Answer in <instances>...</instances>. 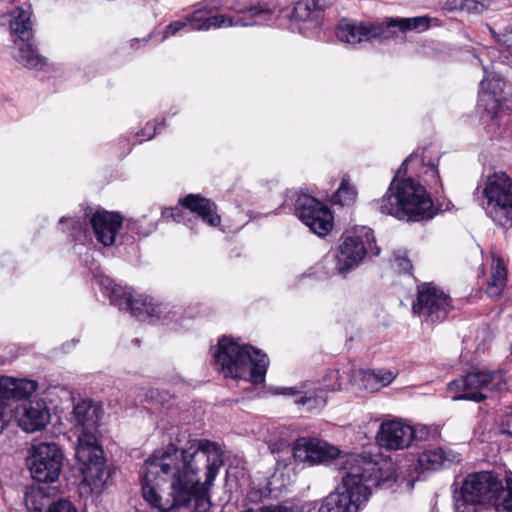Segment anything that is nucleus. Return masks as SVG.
I'll use <instances>...</instances> for the list:
<instances>
[{"instance_id":"c756f323","label":"nucleus","mask_w":512,"mask_h":512,"mask_svg":"<svg viewBox=\"0 0 512 512\" xmlns=\"http://www.w3.org/2000/svg\"><path fill=\"white\" fill-rule=\"evenodd\" d=\"M24 503L28 510L34 512H47L52 506L49 496L44 489L37 486L27 487L24 495Z\"/></svg>"},{"instance_id":"cd10ccee","label":"nucleus","mask_w":512,"mask_h":512,"mask_svg":"<svg viewBox=\"0 0 512 512\" xmlns=\"http://www.w3.org/2000/svg\"><path fill=\"white\" fill-rule=\"evenodd\" d=\"M491 276L486 292L491 298L499 297L507 284V269L503 259L496 253H491Z\"/></svg>"},{"instance_id":"f03ea898","label":"nucleus","mask_w":512,"mask_h":512,"mask_svg":"<svg viewBox=\"0 0 512 512\" xmlns=\"http://www.w3.org/2000/svg\"><path fill=\"white\" fill-rule=\"evenodd\" d=\"M336 465L341 482L326 497L319 512H359L373 488L392 489L398 482L396 464L380 455L347 454Z\"/></svg>"},{"instance_id":"f3484780","label":"nucleus","mask_w":512,"mask_h":512,"mask_svg":"<svg viewBox=\"0 0 512 512\" xmlns=\"http://www.w3.org/2000/svg\"><path fill=\"white\" fill-rule=\"evenodd\" d=\"M293 456L300 462L309 465L325 464L335 460L334 465L338 470L337 461L348 453L341 454L340 450L326 441L318 438L301 437L293 444Z\"/></svg>"},{"instance_id":"9b49d317","label":"nucleus","mask_w":512,"mask_h":512,"mask_svg":"<svg viewBox=\"0 0 512 512\" xmlns=\"http://www.w3.org/2000/svg\"><path fill=\"white\" fill-rule=\"evenodd\" d=\"M501 488L499 480L492 472L482 471L469 474L459 492L454 495L456 512H476V505H490L494 493Z\"/></svg>"},{"instance_id":"f8f14e48","label":"nucleus","mask_w":512,"mask_h":512,"mask_svg":"<svg viewBox=\"0 0 512 512\" xmlns=\"http://www.w3.org/2000/svg\"><path fill=\"white\" fill-rule=\"evenodd\" d=\"M64 454L54 442L34 444L27 459L31 476L38 482L53 483L62 472Z\"/></svg>"},{"instance_id":"393cba45","label":"nucleus","mask_w":512,"mask_h":512,"mask_svg":"<svg viewBox=\"0 0 512 512\" xmlns=\"http://www.w3.org/2000/svg\"><path fill=\"white\" fill-rule=\"evenodd\" d=\"M431 18L428 16H416L408 18L391 17L382 21V27L386 31L387 40L395 37L396 29L401 32H423L430 26Z\"/></svg>"},{"instance_id":"a19ab883","label":"nucleus","mask_w":512,"mask_h":512,"mask_svg":"<svg viewBox=\"0 0 512 512\" xmlns=\"http://www.w3.org/2000/svg\"><path fill=\"white\" fill-rule=\"evenodd\" d=\"M419 432L423 434L424 428H421Z\"/></svg>"},{"instance_id":"a878e982","label":"nucleus","mask_w":512,"mask_h":512,"mask_svg":"<svg viewBox=\"0 0 512 512\" xmlns=\"http://www.w3.org/2000/svg\"><path fill=\"white\" fill-rule=\"evenodd\" d=\"M38 384L34 380L15 379L8 376L0 377V398L22 399L36 391Z\"/></svg>"},{"instance_id":"412c9836","label":"nucleus","mask_w":512,"mask_h":512,"mask_svg":"<svg viewBox=\"0 0 512 512\" xmlns=\"http://www.w3.org/2000/svg\"><path fill=\"white\" fill-rule=\"evenodd\" d=\"M14 416L18 426L28 433L43 429L50 421V413L43 400L22 402L16 406Z\"/></svg>"},{"instance_id":"5701e85b","label":"nucleus","mask_w":512,"mask_h":512,"mask_svg":"<svg viewBox=\"0 0 512 512\" xmlns=\"http://www.w3.org/2000/svg\"><path fill=\"white\" fill-rule=\"evenodd\" d=\"M461 461V454L449 447H438L428 449L419 454L417 458L416 471H436L441 468H448Z\"/></svg>"},{"instance_id":"2eb2a0df","label":"nucleus","mask_w":512,"mask_h":512,"mask_svg":"<svg viewBox=\"0 0 512 512\" xmlns=\"http://www.w3.org/2000/svg\"><path fill=\"white\" fill-rule=\"evenodd\" d=\"M294 206L297 217L314 234L323 237L332 230L334 218L331 211L315 197L306 193H296Z\"/></svg>"},{"instance_id":"4468645a","label":"nucleus","mask_w":512,"mask_h":512,"mask_svg":"<svg viewBox=\"0 0 512 512\" xmlns=\"http://www.w3.org/2000/svg\"><path fill=\"white\" fill-rule=\"evenodd\" d=\"M412 309L426 322H442L452 309L451 298L435 285L424 283L418 286Z\"/></svg>"},{"instance_id":"9d476101","label":"nucleus","mask_w":512,"mask_h":512,"mask_svg":"<svg viewBox=\"0 0 512 512\" xmlns=\"http://www.w3.org/2000/svg\"><path fill=\"white\" fill-rule=\"evenodd\" d=\"M367 253L373 256L380 254V249L375 244L373 230L360 226L346 231L336 255V270L339 274L346 275L362 262Z\"/></svg>"},{"instance_id":"aec40b11","label":"nucleus","mask_w":512,"mask_h":512,"mask_svg":"<svg viewBox=\"0 0 512 512\" xmlns=\"http://www.w3.org/2000/svg\"><path fill=\"white\" fill-rule=\"evenodd\" d=\"M337 39L348 45H356L371 40H387L381 22H349L342 20L336 27Z\"/></svg>"},{"instance_id":"bb28decb","label":"nucleus","mask_w":512,"mask_h":512,"mask_svg":"<svg viewBox=\"0 0 512 512\" xmlns=\"http://www.w3.org/2000/svg\"><path fill=\"white\" fill-rule=\"evenodd\" d=\"M281 390V394L284 395L297 396L301 394L299 398L295 399V403L303 406L309 412H319L327 403V394L318 387L305 392H299L294 387H285Z\"/></svg>"},{"instance_id":"423d86ee","label":"nucleus","mask_w":512,"mask_h":512,"mask_svg":"<svg viewBox=\"0 0 512 512\" xmlns=\"http://www.w3.org/2000/svg\"><path fill=\"white\" fill-rule=\"evenodd\" d=\"M215 364L225 377L244 380L253 384L265 381L269 359L251 345L240 344L223 336L214 350Z\"/></svg>"},{"instance_id":"2f4dec72","label":"nucleus","mask_w":512,"mask_h":512,"mask_svg":"<svg viewBox=\"0 0 512 512\" xmlns=\"http://www.w3.org/2000/svg\"><path fill=\"white\" fill-rule=\"evenodd\" d=\"M490 5V0H446L444 9L447 11H465L467 13H481Z\"/></svg>"},{"instance_id":"c85d7f7f","label":"nucleus","mask_w":512,"mask_h":512,"mask_svg":"<svg viewBox=\"0 0 512 512\" xmlns=\"http://www.w3.org/2000/svg\"><path fill=\"white\" fill-rule=\"evenodd\" d=\"M323 6L320 0H298L293 8L291 19L295 21H312L321 16Z\"/></svg>"},{"instance_id":"ea45409f","label":"nucleus","mask_w":512,"mask_h":512,"mask_svg":"<svg viewBox=\"0 0 512 512\" xmlns=\"http://www.w3.org/2000/svg\"><path fill=\"white\" fill-rule=\"evenodd\" d=\"M501 428L504 433L512 435V410L503 416Z\"/></svg>"},{"instance_id":"e433bc0d","label":"nucleus","mask_w":512,"mask_h":512,"mask_svg":"<svg viewBox=\"0 0 512 512\" xmlns=\"http://www.w3.org/2000/svg\"><path fill=\"white\" fill-rule=\"evenodd\" d=\"M47 512H77V510L70 501L61 499L52 503Z\"/></svg>"},{"instance_id":"b1692460","label":"nucleus","mask_w":512,"mask_h":512,"mask_svg":"<svg viewBox=\"0 0 512 512\" xmlns=\"http://www.w3.org/2000/svg\"><path fill=\"white\" fill-rule=\"evenodd\" d=\"M398 372L391 369L363 370L359 369L350 380L366 391L375 392L388 386L397 377Z\"/></svg>"},{"instance_id":"39448f33","label":"nucleus","mask_w":512,"mask_h":512,"mask_svg":"<svg viewBox=\"0 0 512 512\" xmlns=\"http://www.w3.org/2000/svg\"><path fill=\"white\" fill-rule=\"evenodd\" d=\"M73 415L81 429L75 447L78 469L82 473L83 482L96 489L103 486L110 476L98 441V426L103 409L98 403L85 399L74 406Z\"/></svg>"},{"instance_id":"6e6552de","label":"nucleus","mask_w":512,"mask_h":512,"mask_svg":"<svg viewBox=\"0 0 512 512\" xmlns=\"http://www.w3.org/2000/svg\"><path fill=\"white\" fill-rule=\"evenodd\" d=\"M453 400L481 402L508 390V376L501 370L473 371L448 384Z\"/></svg>"},{"instance_id":"f704fd0d","label":"nucleus","mask_w":512,"mask_h":512,"mask_svg":"<svg viewBox=\"0 0 512 512\" xmlns=\"http://www.w3.org/2000/svg\"><path fill=\"white\" fill-rule=\"evenodd\" d=\"M64 223H69L71 225V237L73 241L84 243V241L88 240L87 223L85 220L81 221L80 219L62 217L59 220V225H63Z\"/></svg>"},{"instance_id":"20e7f679","label":"nucleus","mask_w":512,"mask_h":512,"mask_svg":"<svg viewBox=\"0 0 512 512\" xmlns=\"http://www.w3.org/2000/svg\"><path fill=\"white\" fill-rule=\"evenodd\" d=\"M225 8L229 13L205 16L201 10L194 11L181 20L171 22L165 27L163 39L175 36L178 32L206 31L211 28L250 27L264 25L271 21L272 10L266 4H249L240 0L224 2L223 0H211L206 3L204 9L207 13H213Z\"/></svg>"},{"instance_id":"473e14b6","label":"nucleus","mask_w":512,"mask_h":512,"mask_svg":"<svg viewBox=\"0 0 512 512\" xmlns=\"http://www.w3.org/2000/svg\"><path fill=\"white\" fill-rule=\"evenodd\" d=\"M346 379L340 374L339 370H329L322 377L319 389L323 392H336L343 389Z\"/></svg>"},{"instance_id":"7ed1b4c3","label":"nucleus","mask_w":512,"mask_h":512,"mask_svg":"<svg viewBox=\"0 0 512 512\" xmlns=\"http://www.w3.org/2000/svg\"><path fill=\"white\" fill-rule=\"evenodd\" d=\"M424 153V149L416 150L396 171L385 195L378 201L381 213L414 222L434 216L431 197L426 188L413 178H421L431 189L441 186L437 166L430 161L426 163Z\"/></svg>"},{"instance_id":"72a5a7b5","label":"nucleus","mask_w":512,"mask_h":512,"mask_svg":"<svg viewBox=\"0 0 512 512\" xmlns=\"http://www.w3.org/2000/svg\"><path fill=\"white\" fill-rule=\"evenodd\" d=\"M356 190L351 186L348 181L343 178L337 191L332 195V204H339L341 206L349 205L354 202L356 198Z\"/></svg>"},{"instance_id":"7c9ffc66","label":"nucleus","mask_w":512,"mask_h":512,"mask_svg":"<svg viewBox=\"0 0 512 512\" xmlns=\"http://www.w3.org/2000/svg\"><path fill=\"white\" fill-rule=\"evenodd\" d=\"M497 512H512V478H505V486L501 481V488L493 495L490 503Z\"/></svg>"},{"instance_id":"f257e3e1","label":"nucleus","mask_w":512,"mask_h":512,"mask_svg":"<svg viewBox=\"0 0 512 512\" xmlns=\"http://www.w3.org/2000/svg\"><path fill=\"white\" fill-rule=\"evenodd\" d=\"M224 464L218 442L194 439L186 448L169 444L145 460L141 468L144 500L159 512L190 508L208 512L211 489Z\"/></svg>"},{"instance_id":"0eeeda50","label":"nucleus","mask_w":512,"mask_h":512,"mask_svg":"<svg viewBox=\"0 0 512 512\" xmlns=\"http://www.w3.org/2000/svg\"><path fill=\"white\" fill-rule=\"evenodd\" d=\"M95 278L102 293L109 298L112 305L119 310L128 311L131 316L140 321H167L175 316L168 304L156 302L148 295L118 285L106 275H97Z\"/></svg>"},{"instance_id":"58836bf2","label":"nucleus","mask_w":512,"mask_h":512,"mask_svg":"<svg viewBox=\"0 0 512 512\" xmlns=\"http://www.w3.org/2000/svg\"><path fill=\"white\" fill-rule=\"evenodd\" d=\"M395 262L399 271L403 273L410 272L412 264L411 261L405 255H396Z\"/></svg>"},{"instance_id":"c9c22d12","label":"nucleus","mask_w":512,"mask_h":512,"mask_svg":"<svg viewBox=\"0 0 512 512\" xmlns=\"http://www.w3.org/2000/svg\"><path fill=\"white\" fill-rule=\"evenodd\" d=\"M165 127V120H161L156 123H147L146 126L141 130V136L146 140L152 139L157 133H159Z\"/></svg>"},{"instance_id":"ddd939ff","label":"nucleus","mask_w":512,"mask_h":512,"mask_svg":"<svg viewBox=\"0 0 512 512\" xmlns=\"http://www.w3.org/2000/svg\"><path fill=\"white\" fill-rule=\"evenodd\" d=\"M31 8L17 7L11 14L10 28L13 33L18 35L19 42L18 53L15 59L28 68H41L45 64V59L28 41L32 38Z\"/></svg>"},{"instance_id":"1a4fd4ad","label":"nucleus","mask_w":512,"mask_h":512,"mask_svg":"<svg viewBox=\"0 0 512 512\" xmlns=\"http://www.w3.org/2000/svg\"><path fill=\"white\" fill-rule=\"evenodd\" d=\"M482 189V203L487 215L497 224L512 226V179L503 171L488 175L477 187Z\"/></svg>"},{"instance_id":"6ab92c4d","label":"nucleus","mask_w":512,"mask_h":512,"mask_svg":"<svg viewBox=\"0 0 512 512\" xmlns=\"http://www.w3.org/2000/svg\"><path fill=\"white\" fill-rule=\"evenodd\" d=\"M512 98V84L498 74L485 76L480 83L478 105L489 114L496 115L503 103Z\"/></svg>"},{"instance_id":"dca6fc26","label":"nucleus","mask_w":512,"mask_h":512,"mask_svg":"<svg viewBox=\"0 0 512 512\" xmlns=\"http://www.w3.org/2000/svg\"><path fill=\"white\" fill-rule=\"evenodd\" d=\"M179 206L165 208L162 211V218L173 220L175 222H184L190 226L191 220L186 219V213L183 208L188 209L191 213L196 214L205 224L210 227H219L221 217L217 212L216 204L210 199L204 198L198 194H189L179 200Z\"/></svg>"},{"instance_id":"a211bd4d","label":"nucleus","mask_w":512,"mask_h":512,"mask_svg":"<svg viewBox=\"0 0 512 512\" xmlns=\"http://www.w3.org/2000/svg\"><path fill=\"white\" fill-rule=\"evenodd\" d=\"M415 427L401 421L388 420L381 423L376 434L378 445L387 450L408 448L414 440L422 439Z\"/></svg>"},{"instance_id":"4c0bfd02","label":"nucleus","mask_w":512,"mask_h":512,"mask_svg":"<svg viewBox=\"0 0 512 512\" xmlns=\"http://www.w3.org/2000/svg\"><path fill=\"white\" fill-rule=\"evenodd\" d=\"M10 423V416L7 412V406L0 400V434L7 428Z\"/></svg>"},{"instance_id":"4be33fe9","label":"nucleus","mask_w":512,"mask_h":512,"mask_svg":"<svg viewBox=\"0 0 512 512\" xmlns=\"http://www.w3.org/2000/svg\"><path fill=\"white\" fill-rule=\"evenodd\" d=\"M122 222L123 219L119 214L108 211H96L90 219L97 242L105 247L115 243Z\"/></svg>"}]
</instances>
